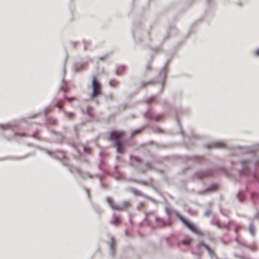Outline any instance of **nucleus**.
Returning a JSON list of instances; mask_svg holds the SVG:
<instances>
[{"instance_id":"f257e3e1","label":"nucleus","mask_w":259,"mask_h":259,"mask_svg":"<svg viewBox=\"0 0 259 259\" xmlns=\"http://www.w3.org/2000/svg\"><path fill=\"white\" fill-rule=\"evenodd\" d=\"M110 140L114 142V147L118 153L124 152L126 143V136L124 132L119 131L111 132Z\"/></svg>"},{"instance_id":"f03ea898","label":"nucleus","mask_w":259,"mask_h":259,"mask_svg":"<svg viewBox=\"0 0 259 259\" xmlns=\"http://www.w3.org/2000/svg\"><path fill=\"white\" fill-rule=\"evenodd\" d=\"M106 201L109 206L114 210H121L126 208L129 205V203L126 201L123 202V203L121 205H116L112 200V199L110 197H107L106 198Z\"/></svg>"},{"instance_id":"7ed1b4c3","label":"nucleus","mask_w":259,"mask_h":259,"mask_svg":"<svg viewBox=\"0 0 259 259\" xmlns=\"http://www.w3.org/2000/svg\"><path fill=\"white\" fill-rule=\"evenodd\" d=\"M92 87L93 90L92 95V97L95 98L100 95L101 94V85L95 78L93 79Z\"/></svg>"},{"instance_id":"20e7f679","label":"nucleus","mask_w":259,"mask_h":259,"mask_svg":"<svg viewBox=\"0 0 259 259\" xmlns=\"http://www.w3.org/2000/svg\"><path fill=\"white\" fill-rule=\"evenodd\" d=\"M181 220L182 221V222L189 228L193 232L200 234V231L197 229L196 227L194 226L193 224H191L189 222L186 221L185 219H184L183 218H181Z\"/></svg>"},{"instance_id":"39448f33","label":"nucleus","mask_w":259,"mask_h":259,"mask_svg":"<svg viewBox=\"0 0 259 259\" xmlns=\"http://www.w3.org/2000/svg\"><path fill=\"white\" fill-rule=\"evenodd\" d=\"M140 163V160L136 157H131V165L136 166L137 164Z\"/></svg>"},{"instance_id":"423d86ee","label":"nucleus","mask_w":259,"mask_h":259,"mask_svg":"<svg viewBox=\"0 0 259 259\" xmlns=\"http://www.w3.org/2000/svg\"><path fill=\"white\" fill-rule=\"evenodd\" d=\"M213 147L219 148H225L226 147V146L223 143L216 142L213 144Z\"/></svg>"},{"instance_id":"0eeeda50","label":"nucleus","mask_w":259,"mask_h":259,"mask_svg":"<svg viewBox=\"0 0 259 259\" xmlns=\"http://www.w3.org/2000/svg\"><path fill=\"white\" fill-rule=\"evenodd\" d=\"M191 241H192L191 239L187 238V239H185V240H184L183 243V244H184L185 245H188L190 243Z\"/></svg>"},{"instance_id":"6e6552de","label":"nucleus","mask_w":259,"mask_h":259,"mask_svg":"<svg viewBox=\"0 0 259 259\" xmlns=\"http://www.w3.org/2000/svg\"><path fill=\"white\" fill-rule=\"evenodd\" d=\"M205 176H206V174L204 173H200V174H197V177H198L200 179H202V178H204L205 177Z\"/></svg>"},{"instance_id":"1a4fd4ad","label":"nucleus","mask_w":259,"mask_h":259,"mask_svg":"<svg viewBox=\"0 0 259 259\" xmlns=\"http://www.w3.org/2000/svg\"><path fill=\"white\" fill-rule=\"evenodd\" d=\"M119 222H120V220L118 218H114V219L113 220V224L117 225L119 223Z\"/></svg>"},{"instance_id":"9d476101","label":"nucleus","mask_w":259,"mask_h":259,"mask_svg":"<svg viewBox=\"0 0 259 259\" xmlns=\"http://www.w3.org/2000/svg\"><path fill=\"white\" fill-rule=\"evenodd\" d=\"M117 84V82L116 80H111L110 81V84L112 87H115Z\"/></svg>"},{"instance_id":"9b49d317","label":"nucleus","mask_w":259,"mask_h":259,"mask_svg":"<svg viewBox=\"0 0 259 259\" xmlns=\"http://www.w3.org/2000/svg\"><path fill=\"white\" fill-rule=\"evenodd\" d=\"M114 245H115V243H114V241L112 240L111 241V243L110 244V247H111V249H112V250L113 251V252H114Z\"/></svg>"},{"instance_id":"f8f14e48","label":"nucleus","mask_w":259,"mask_h":259,"mask_svg":"<svg viewBox=\"0 0 259 259\" xmlns=\"http://www.w3.org/2000/svg\"><path fill=\"white\" fill-rule=\"evenodd\" d=\"M140 132V130H135V131H134L132 133V136H135L138 134H139V133Z\"/></svg>"},{"instance_id":"ddd939ff","label":"nucleus","mask_w":259,"mask_h":259,"mask_svg":"<svg viewBox=\"0 0 259 259\" xmlns=\"http://www.w3.org/2000/svg\"><path fill=\"white\" fill-rule=\"evenodd\" d=\"M241 164H242V165L243 167L244 168H246L247 167V165H246V161H242L241 162Z\"/></svg>"},{"instance_id":"4468645a","label":"nucleus","mask_w":259,"mask_h":259,"mask_svg":"<svg viewBox=\"0 0 259 259\" xmlns=\"http://www.w3.org/2000/svg\"><path fill=\"white\" fill-rule=\"evenodd\" d=\"M67 115L68 117H69L70 118H73L74 116V114L73 113H67Z\"/></svg>"},{"instance_id":"2eb2a0df","label":"nucleus","mask_w":259,"mask_h":259,"mask_svg":"<svg viewBox=\"0 0 259 259\" xmlns=\"http://www.w3.org/2000/svg\"><path fill=\"white\" fill-rule=\"evenodd\" d=\"M254 54L256 56H259V49L256 50L254 52Z\"/></svg>"},{"instance_id":"dca6fc26","label":"nucleus","mask_w":259,"mask_h":259,"mask_svg":"<svg viewBox=\"0 0 259 259\" xmlns=\"http://www.w3.org/2000/svg\"><path fill=\"white\" fill-rule=\"evenodd\" d=\"M242 196L243 197V195L241 194H239L238 195V197L241 201H242V199L241 198Z\"/></svg>"},{"instance_id":"f3484780","label":"nucleus","mask_w":259,"mask_h":259,"mask_svg":"<svg viewBox=\"0 0 259 259\" xmlns=\"http://www.w3.org/2000/svg\"><path fill=\"white\" fill-rule=\"evenodd\" d=\"M57 107L59 108H61L62 107V104L61 103H58L57 104Z\"/></svg>"},{"instance_id":"a211bd4d","label":"nucleus","mask_w":259,"mask_h":259,"mask_svg":"<svg viewBox=\"0 0 259 259\" xmlns=\"http://www.w3.org/2000/svg\"><path fill=\"white\" fill-rule=\"evenodd\" d=\"M249 230H250V232L251 233V234L253 235L254 232H253V228H250Z\"/></svg>"},{"instance_id":"6ab92c4d","label":"nucleus","mask_w":259,"mask_h":259,"mask_svg":"<svg viewBox=\"0 0 259 259\" xmlns=\"http://www.w3.org/2000/svg\"><path fill=\"white\" fill-rule=\"evenodd\" d=\"M259 180V178H257Z\"/></svg>"}]
</instances>
